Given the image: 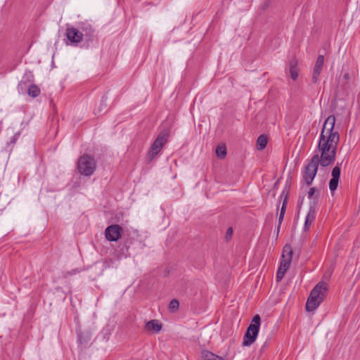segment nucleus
<instances>
[{
    "label": "nucleus",
    "mask_w": 360,
    "mask_h": 360,
    "mask_svg": "<svg viewBox=\"0 0 360 360\" xmlns=\"http://www.w3.org/2000/svg\"><path fill=\"white\" fill-rule=\"evenodd\" d=\"M335 117L329 115L325 120L319 136L317 149L321 153L314 155L304 167L302 179L307 186L311 185L319 165L325 167L335 160L336 150L340 141L339 132L335 130Z\"/></svg>",
    "instance_id": "obj_1"
},
{
    "label": "nucleus",
    "mask_w": 360,
    "mask_h": 360,
    "mask_svg": "<svg viewBox=\"0 0 360 360\" xmlns=\"http://www.w3.org/2000/svg\"><path fill=\"white\" fill-rule=\"evenodd\" d=\"M328 289V284L324 281L319 282L311 290L306 303V310L312 311L323 301Z\"/></svg>",
    "instance_id": "obj_2"
},
{
    "label": "nucleus",
    "mask_w": 360,
    "mask_h": 360,
    "mask_svg": "<svg viewBox=\"0 0 360 360\" xmlns=\"http://www.w3.org/2000/svg\"><path fill=\"white\" fill-rule=\"evenodd\" d=\"M97 164L95 158L87 154L80 156L77 162V169L81 175L91 176L96 169Z\"/></svg>",
    "instance_id": "obj_3"
},
{
    "label": "nucleus",
    "mask_w": 360,
    "mask_h": 360,
    "mask_svg": "<svg viewBox=\"0 0 360 360\" xmlns=\"http://www.w3.org/2000/svg\"><path fill=\"white\" fill-rule=\"evenodd\" d=\"M146 244L144 240L137 231L134 230L129 233L128 237L125 239L124 248L126 252L131 255V252H137L143 250Z\"/></svg>",
    "instance_id": "obj_4"
},
{
    "label": "nucleus",
    "mask_w": 360,
    "mask_h": 360,
    "mask_svg": "<svg viewBox=\"0 0 360 360\" xmlns=\"http://www.w3.org/2000/svg\"><path fill=\"white\" fill-rule=\"evenodd\" d=\"M261 318L259 314L254 316L252 323L248 327L243 336V345L249 347L255 341L259 331Z\"/></svg>",
    "instance_id": "obj_5"
},
{
    "label": "nucleus",
    "mask_w": 360,
    "mask_h": 360,
    "mask_svg": "<svg viewBox=\"0 0 360 360\" xmlns=\"http://www.w3.org/2000/svg\"><path fill=\"white\" fill-rule=\"evenodd\" d=\"M169 136L170 129L169 128H166L159 133L148 151V155L151 159L161 151L162 147L167 143Z\"/></svg>",
    "instance_id": "obj_6"
},
{
    "label": "nucleus",
    "mask_w": 360,
    "mask_h": 360,
    "mask_svg": "<svg viewBox=\"0 0 360 360\" xmlns=\"http://www.w3.org/2000/svg\"><path fill=\"white\" fill-rule=\"evenodd\" d=\"M66 44L74 46H78L79 43L83 40V35L81 34L80 29H77L73 27H67L65 32Z\"/></svg>",
    "instance_id": "obj_7"
},
{
    "label": "nucleus",
    "mask_w": 360,
    "mask_h": 360,
    "mask_svg": "<svg viewBox=\"0 0 360 360\" xmlns=\"http://www.w3.org/2000/svg\"><path fill=\"white\" fill-rule=\"evenodd\" d=\"M122 228L118 224L108 226L105 231V236L109 241H117L121 236Z\"/></svg>",
    "instance_id": "obj_8"
},
{
    "label": "nucleus",
    "mask_w": 360,
    "mask_h": 360,
    "mask_svg": "<svg viewBox=\"0 0 360 360\" xmlns=\"http://www.w3.org/2000/svg\"><path fill=\"white\" fill-rule=\"evenodd\" d=\"M79 29L81 34L83 35V39H84L88 44L89 42H93L96 39V31L91 25L84 23L80 26Z\"/></svg>",
    "instance_id": "obj_9"
},
{
    "label": "nucleus",
    "mask_w": 360,
    "mask_h": 360,
    "mask_svg": "<svg viewBox=\"0 0 360 360\" xmlns=\"http://www.w3.org/2000/svg\"><path fill=\"white\" fill-rule=\"evenodd\" d=\"M341 165L342 163H337L336 166L332 170V178L329 181V188L332 192L335 191L338 186V182L341 173Z\"/></svg>",
    "instance_id": "obj_10"
},
{
    "label": "nucleus",
    "mask_w": 360,
    "mask_h": 360,
    "mask_svg": "<svg viewBox=\"0 0 360 360\" xmlns=\"http://www.w3.org/2000/svg\"><path fill=\"white\" fill-rule=\"evenodd\" d=\"M293 254L292 249L291 245L289 244H286L283 249L282 258L283 262H281L282 266L285 267V270H288L290 266L292 256Z\"/></svg>",
    "instance_id": "obj_11"
},
{
    "label": "nucleus",
    "mask_w": 360,
    "mask_h": 360,
    "mask_svg": "<svg viewBox=\"0 0 360 360\" xmlns=\"http://www.w3.org/2000/svg\"><path fill=\"white\" fill-rule=\"evenodd\" d=\"M324 64V56L319 55L316 59L313 73H312V82L316 83L319 81V75L321 72Z\"/></svg>",
    "instance_id": "obj_12"
},
{
    "label": "nucleus",
    "mask_w": 360,
    "mask_h": 360,
    "mask_svg": "<svg viewBox=\"0 0 360 360\" xmlns=\"http://www.w3.org/2000/svg\"><path fill=\"white\" fill-rule=\"evenodd\" d=\"M162 328L161 323L157 320H151L146 323L145 328L148 331H153L155 333H159Z\"/></svg>",
    "instance_id": "obj_13"
},
{
    "label": "nucleus",
    "mask_w": 360,
    "mask_h": 360,
    "mask_svg": "<svg viewBox=\"0 0 360 360\" xmlns=\"http://www.w3.org/2000/svg\"><path fill=\"white\" fill-rule=\"evenodd\" d=\"M319 192H317L316 195L314 198L310 199L309 209V212L316 214V210H317L318 203H319Z\"/></svg>",
    "instance_id": "obj_14"
},
{
    "label": "nucleus",
    "mask_w": 360,
    "mask_h": 360,
    "mask_svg": "<svg viewBox=\"0 0 360 360\" xmlns=\"http://www.w3.org/2000/svg\"><path fill=\"white\" fill-rule=\"evenodd\" d=\"M201 357L202 360H224L222 357L215 355L207 350L202 352Z\"/></svg>",
    "instance_id": "obj_15"
},
{
    "label": "nucleus",
    "mask_w": 360,
    "mask_h": 360,
    "mask_svg": "<svg viewBox=\"0 0 360 360\" xmlns=\"http://www.w3.org/2000/svg\"><path fill=\"white\" fill-rule=\"evenodd\" d=\"M268 141V137L265 134L260 135L257 140V148L259 150H262L265 148Z\"/></svg>",
    "instance_id": "obj_16"
},
{
    "label": "nucleus",
    "mask_w": 360,
    "mask_h": 360,
    "mask_svg": "<svg viewBox=\"0 0 360 360\" xmlns=\"http://www.w3.org/2000/svg\"><path fill=\"white\" fill-rule=\"evenodd\" d=\"M315 217L316 214H312L311 212H308L305 218V221L303 228L304 231H307L309 229V227L311 225L313 221L315 219Z\"/></svg>",
    "instance_id": "obj_17"
},
{
    "label": "nucleus",
    "mask_w": 360,
    "mask_h": 360,
    "mask_svg": "<svg viewBox=\"0 0 360 360\" xmlns=\"http://www.w3.org/2000/svg\"><path fill=\"white\" fill-rule=\"evenodd\" d=\"M290 74L292 80L295 81L298 77V70L296 62L291 61L290 63Z\"/></svg>",
    "instance_id": "obj_18"
},
{
    "label": "nucleus",
    "mask_w": 360,
    "mask_h": 360,
    "mask_svg": "<svg viewBox=\"0 0 360 360\" xmlns=\"http://www.w3.org/2000/svg\"><path fill=\"white\" fill-rule=\"evenodd\" d=\"M27 94L32 98L37 97L40 94V89L35 84H32L29 86Z\"/></svg>",
    "instance_id": "obj_19"
},
{
    "label": "nucleus",
    "mask_w": 360,
    "mask_h": 360,
    "mask_svg": "<svg viewBox=\"0 0 360 360\" xmlns=\"http://www.w3.org/2000/svg\"><path fill=\"white\" fill-rule=\"evenodd\" d=\"M217 156L221 159H223L226 155V148L225 145H219L216 148Z\"/></svg>",
    "instance_id": "obj_20"
},
{
    "label": "nucleus",
    "mask_w": 360,
    "mask_h": 360,
    "mask_svg": "<svg viewBox=\"0 0 360 360\" xmlns=\"http://www.w3.org/2000/svg\"><path fill=\"white\" fill-rule=\"evenodd\" d=\"M90 338L88 335H83L82 333L78 334V342L81 345L86 346L89 341Z\"/></svg>",
    "instance_id": "obj_21"
},
{
    "label": "nucleus",
    "mask_w": 360,
    "mask_h": 360,
    "mask_svg": "<svg viewBox=\"0 0 360 360\" xmlns=\"http://www.w3.org/2000/svg\"><path fill=\"white\" fill-rule=\"evenodd\" d=\"M179 302L176 299L172 300L169 302V309L170 311H172V312H175L176 311H177V309H179Z\"/></svg>",
    "instance_id": "obj_22"
},
{
    "label": "nucleus",
    "mask_w": 360,
    "mask_h": 360,
    "mask_svg": "<svg viewBox=\"0 0 360 360\" xmlns=\"http://www.w3.org/2000/svg\"><path fill=\"white\" fill-rule=\"evenodd\" d=\"M286 271L287 270H285V267H283L282 266L278 269L277 274H276L277 281H279L283 278L284 274Z\"/></svg>",
    "instance_id": "obj_23"
},
{
    "label": "nucleus",
    "mask_w": 360,
    "mask_h": 360,
    "mask_svg": "<svg viewBox=\"0 0 360 360\" xmlns=\"http://www.w3.org/2000/svg\"><path fill=\"white\" fill-rule=\"evenodd\" d=\"M287 203H288V195H285V197L283 201V204H282V206L281 208L280 213H283L285 214V210H286V207H287Z\"/></svg>",
    "instance_id": "obj_24"
},
{
    "label": "nucleus",
    "mask_w": 360,
    "mask_h": 360,
    "mask_svg": "<svg viewBox=\"0 0 360 360\" xmlns=\"http://www.w3.org/2000/svg\"><path fill=\"white\" fill-rule=\"evenodd\" d=\"M316 192V190L314 187H311L309 188V191H308V198L311 199L314 198L316 194H315Z\"/></svg>",
    "instance_id": "obj_25"
},
{
    "label": "nucleus",
    "mask_w": 360,
    "mask_h": 360,
    "mask_svg": "<svg viewBox=\"0 0 360 360\" xmlns=\"http://www.w3.org/2000/svg\"><path fill=\"white\" fill-rule=\"evenodd\" d=\"M284 215H285V214H283V213H280V214H279V217H278V226H277V227H276V229H277V232H278H278H279V231H280L281 225L282 221H283V220Z\"/></svg>",
    "instance_id": "obj_26"
},
{
    "label": "nucleus",
    "mask_w": 360,
    "mask_h": 360,
    "mask_svg": "<svg viewBox=\"0 0 360 360\" xmlns=\"http://www.w3.org/2000/svg\"><path fill=\"white\" fill-rule=\"evenodd\" d=\"M20 134V132H17V133L14 134V135L11 139L10 143L15 144L16 141L18 139Z\"/></svg>",
    "instance_id": "obj_27"
},
{
    "label": "nucleus",
    "mask_w": 360,
    "mask_h": 360,
    "mask_svg": "<svg viewBox=\"0 0 360 360\" xmlns=\"http://www.w3.org/2000/svg\"><path fill=\"white\" fill-rule=\"evenodd\" d=\"M106 100H107L106 97H105V96L102 97L101 101V104H100V109H99L100 112H101L103 110V107H104V108L106 107Z\"/></svg>",
    "instance_id": "obj_28"
},
{
    "label": "nucleus",
    "mask_w": 360,
    "mask_h": 360,
    "mask_svg": "<svg viewBox=\"0 0 360 360\" xmlns=\"http://www.w3.org/2000/svg\"><path fill=\"white\" fill-rule=\"evenodd\" d=\"M233 235V229L231 227H229L226 233V239L228 240L230 238H231Z\"/></svg>",
    "instance_id": "obj_29"
},
{
    "label": "nucleus",
    "mask_w": 360,
    "mask_h": 360,
    "mask_svg": "<svg viewBox=\"0 0 360 360\" xmlns=\"http://www.w3.org/2000/svg\"><path fill=\"white\" fill-rule=\"evenodd\" d=\"M25 83L21 81L18 84V88H22V85H25Z\"/></svg>",
    "instance_id": "obj_30"
},
{
    "label": "nucleus",
    "mask_w": 360,
    "mask_h": 360,
    "mask_svg": "<svg viewBox=\"0 0 360 360\" xmlns=\"http://www.w3.org/2000/svg\"><path fill=\"white\" fill-rule=\"evenodd\" d=\"M344 77H345L346 79H349V73H345V74L344 75Z\"/></svg>",
    "instance_id": "obj_31"
},
{
    "label": "nucleus",
    "mask_w": 360,
    "mask_h": 360,
    "mask_svg": "<svg viewBox=\"0 0 360 360\" xmlns=\"http://www.w3.org/2000/svg\"><path fill=\"white\" fill-rule=\"evenodd\" d=\"M68 274H72V272H70V271H68Z\"/></svg>",
    "instance_id": "obj_32"
}]
</instances>
